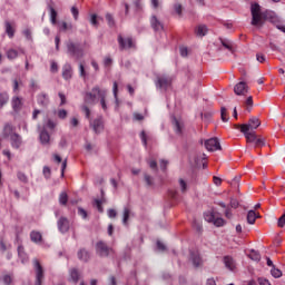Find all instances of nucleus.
I'll return each instance as SVG.
<instances>
[{
	"mask_svg": "<svg viewBox=\"0 0 285 285\" xmlns=\"http://www.w3.org/2000/svg\"><path fill=\"white\" fill-rule=\"evenodd\" d=\"M168 167V160H160V168L161 170H166V168Z\"/></svg>",
	"mask_w": 285,
	"mask_h": 285,
	"instance_id": "obj_63",
	"label": "nucleus"
},
{
	"mask_svg": "<svg viewBox=\"0 0 285 285\" xmlns=\"http://www.w3.org/2000/svg\"><path fill=\"white\" fill-rule=\"evenodd\" d=\"M107 96L108 91L99 88L98 86L94 87L91 91L85 95V105L81 106V110L85 112L87 119H90V108H88V106H95V104H97V97L100 98L102 110H108V106L106 105Z\"/></svg>",
	"mask_w": 285,
	"mask_h": 285,
	"instance_id": "obj_1",
	"label": "nucleus"
},
{
	"mask_svg": "<svg viewBox=\"0 0 285 285\" xmlns=\"http://www.w3.org/2000/svg\"><path fill=\"white\" fill-rule=\"evenodd\" d=\"M8 94H0V108H3V106H6V104H8Z\"/></svg>",
	"mask_w": 285,
	"mask_h": 285,
	"instance_id": "obj_39",
	"label": "nucleus"
},
{
	"mask_svg": "<svg viewBox=\"0 0 285 285\" xmlns=\"http://www.w3.org/2000/svg\"><path fill=\"white\" fill-rule=\"evenodd\" d=\"M207 33H208V27H206V24H199L195 29L196 37H206Z\"/></svg>",
	"mask_w": 285,
	"mask_h": 285,
	"instance_id": "obj_22",
	"label": "nucleus"
},
{
	"mask_svg": "<svg viewBox=\"0 0 285 285\" xmlns=\"http://www.w3.org/2000/svg\"><path fill=\"white\" fill-rule=\"evenodd\" d=\"M248 257L252 258L253 262H259V259H262V256H261L259 253L256 252L255 249H252V250H250Z\"/></svg>",
	"mask_w": 285,
	"mask_h": 285,
	"instance_id": "obj_35",
	"label": "nucleus"
},
{
	"mask_svg": "<svg viewBox=\"0 0 285 285\" xmlns=\"http://www.w3.org/2000/svg\"><path fill=\"white\" fill-rule=\"evenodd\" d=\"M195 165L197 166V168H206V154H199L195 158Z\"/></svg>",
	"mask_w": 285,
	"mask_h": 285,
	"instance_id": "obj_21",
	"label": "nucleus"
},
{
	"mask_svg": "<svg viewBox=\"0 0 285 285\" xmlns=\"http://www.w3.org/2000/svg\"><path fill=\"white\" fill-rule=\"evenodd\" d=\"M215 150L222 153V144L219 142V138H215Z\"/></svg>",
	"mask_w": 285,
	"mask_h": 285,
	"instance_id": "obj_57",
	"label": "nucleus"
},
{
	"mask_svg": "<svg viewBox=\"0 0 285 285\" xmlns=\"http://www.w3.org/2000/svg\"><path fill=\"white\" fill-rule=\"evenodd\" d=\"M4 26H6V32L9 39H12V37H14V28H12V24L10 23V21H6Z\"/></svg>",
	"mask_w": 285,
	"mask_h": 285,
	"instance_id": "obj_29",
	"label": "nucleus"
},
{
	"mask_svg": "<svg viewBox=\"0 0 285 285\" xmlns=\"http://www.w3.org/2000/svg\"><path fill=\"white\" fill-rule=\"evenodd\" d=\"M78 259H80V262H89L90 253L86 249H80L78 252Z\"/></svg>",
	"mask_w": 285,
	"mask_h": 285,
	"instance_id": "obj_25",
	"label": "nucleus"
},
{
	"mask_svg": "<svg viewBox=\"0 0 285 285\" xmlns=\"http://www.w3.org/2000/svg\"><path fill=\"white\" fill-rule=\"evenodd\" d=\"M191 262L196 268H199V266H202V257H199V255L191 256Z\"/></svg>",
	"mask_w": 285,
	"mask_h": 285,
	"instance_id": "obj_36",
	"label": "nucleus"
},
{
	"mask_svg": "<svg viewBox=\"0 0 285 285\" xmlns=\"http://www.w3.org/2000/svg\"><path fill=\"white\" fill-rule=\"evenodd\" d=\"M17 177L19 181H22V184H28V176H26L22 171H19Z\"/></svg>",
	"mask_w": 285,
	"mask_h": 285,
	"instance_id": "obj_41",
	"label": "nucleus"
},
{
	"mask_svg": "<svg viewBox=\"0 0 285 285\" xmlns=\"http://www.w3.org/2000/svg\"><path fill=\"white\" fill-rule=\"evenodd\" d=\"M257 217L259 216L257 215V213H255V210H249L247 213V223L250 225L255 224Z\"/></svg>",
	"mask_w": 285,
	"mask_h": 285,
	"instance_id": "obj_28",
	"label": "nucleus"
},
{
	"mask_svg": "<svg viewBox=\"0 0 285 285\" xmlns=\"http://www.w3.org/2000/svg\"><path fill=\"white\" fill-rule=\"evenodd\" d=\"M30 239L33 242V244H41L43 236L41 235V232L32 230L30 233Z\"/></svg>",
	"mask_w": 285,
	"mask_h": 285,
	"instance_id": "obj_20",
	"label": "nucleus"
},
{
	"mask_svg": "<svg viewBox=\"0 0 285 285\" xmlns=\"http://www.w3.org/2000/svg\"><path fill=\"white\" fill-rule=\"evenodd\" d=\"M37 101L42 108H48V105L50 104V98H48V95L46 94H40L38 95Z\"/></svg>",
	"mask_w": 285,
	"mask_h": 285,
	"instance_id": "obj_17",
	"label": "nucleus"
},
{
	"mask_svg": "<svg viewBox=\"0 0 285 285\" xmlns=\"http://www.w3.org/2000/svg\"><path fill=\"white\" fill-rule=\"evenodd\" d=\"M180 55H181V57H188V48L181 47L180 48Z\"/></svg>",
	"mask_w": 285,
	"mask_h": 285,
	"instance_id": "obj_62",
	"label": "nucleus"
},
{
	"mask_svg": "<svg viewBox=\"0 0 285 285\" xmlns=\"http://www.w3.org/2000/svg\"><path fill=\"white\" fill-rule=\"evenodd\" d=\"M223 262L227 271L234 273V271L237 269V262H235V258H233V256H224Z\"/></svg>",
	"mask_w": 285,
	"mask_h": 285,
	"instance_id": "obj_10",
	"label": "nucleus"
},
{
	"mask_svg": "<svg viewBox=\"0 0 285 285\" xmlns=\"http://www.w3.org/2000/svg\"><path fill=\"white\" fill-rule=\"evenodd\" d=\"M252 12V26H263L264 24V13H262V7L254 3L250 7Z\"/></svg>",
	"mask_w": 285,
	"mask_h": 285,
	"instance_id": "obj_2",
	"label": "nucleus"
},
{
	"mask_svg": "<svg viewBox=\"0 0 285 285\" xmlns=\"http://www.w3.org/2000/svg\"><path fill=\"white\" fill-rule=\"evenodd\" d=\"M108 217H110L111 219H115V217H117V210L109 209L108 210Z\"/></svg>",
	"mask_w": 285,
	"mask_h": 285,
	"instance_id": "obj_60",
	"label": "nucleus"
},
{
	"mask_svg": "<svg viewBox=\"0 0 285 285\" xmlns=\"http://www.w3.org/2000/svg\"><path fill=\"white\" fill-rule=\"evenodd\" d=\"M71 13L73 16L75 21H77L79 19V9H77V7H72Z\"/></svg>",
	"mask_w": 285,
	"mask_h": 285,
	"instance_id": "obj_48",
	"label": "nucleus"
},
{
	"mask_svg": "<svg viewBox=\"0 0 285 285\" xmlns=\"http://www.w3.org/2000/svg\"><path fill=\"white\" fill-rule=\"evenodd\" d=\"M128 219H130V209L125 208L124 209V218H122V224H128Z\"/></svg>",
	"mask_w": 285,
	"mask_h": 285,
	"instance_id": "obj_40",
	"label": "nucleus"
},
{
	"mask_svg": "<svg viewBox=\"0 0 285 285\" xmlns=\"http://www.w3.org/2000/svg\"><path fill=\"white\" fill-rule=\"evenodd\" d=\"M12 135H17V129L11 124H6L2 130V137L4 139H11Z\"/></svg>",
	"mask_w": 285,
	"mask_h": 285,
	"instance_id": "obj_11",
	"label": "nucleus"
},
{
	"mask_svg": "<svg viewBox=\"0 0 285 285\" xmlns=\"http://www.w3.org/2000/svg\"><path fill=\"white\" fill-rule=\"evenodd\" d=\"M118 43L120 50H128L130 48H135V42L132 41V38H124L121 36H118Z\"/></svg>",
	"mask_w": 285,
	"mask_h": 285,
	"instance_id": "obj_8",
	"label": "nucleus"
},
{
	"mask_svg": "<svg viewBox=\"0 0 285 285\" xmlns=\"http://www.w3.org/2000/svg\"><path fill=\"white\" fill-rule=\"evenodd\" d=\"M58 230H60V233H68V230H70V220L66 217H60L58 219Z\"/></svg>",
	"mask_w": 285,
	"mask_h": 285,
	"instance_id": "obj_12",
	"label": "nucleus"
},
{
	"mask_svg": "<svg viewBox=\"0 0 285 285\" xmlns=\"http://www.w3.org/2000/svg\"><path fill=\"white\" fill-rule=\"evenodd\" d=\"M12 108H13V110H20L21 109V98L14 97L12 99Z\"/></svg>",
	"mask_w": 285,
	"mask_h": 285,
	"instance_id": "obj_34",
	"label": "nucleus"
},
{
	"mask_svg": "<svg viewBox=\"0 0 285 285\" xmlns=\"http://www.w3.org/2000/svg\"><path fill=\"white\" fill-rule=\"evenodd\" d=\"M50 70H51V72H58L59 66L57 65V62H55V61L51 62Z\"/></svg>",
	"mask_w": 285,
	"mask_h": 285,
	"instance_id": "obj_58",
	"label": "nucleus"
},
{
	"mask_svg": "<svg viewBox=\"0 0 285 285\" xmlns=\"http://www.w3.org/2000/svg\"><path fill=\"white\" fill-rule=\"evenodd\" d=\"M3 283L7 284V285H11L12 284V276L4 275L3 276Z\"/></svg>",
	"mask_w": 285,
	"mask_h": 285,
	"instance_id": "obj_56",
	"label": "nucleus"
},
{
	"mask_svg": "<svg viewBox=\"0 0 285 285\" xmlns=\"http://www.w3.org/2000/svg\"><path fill=\"white\" fill-rule=\"evenodd\" d=\"M62 77L67 80L72 79V67L70 65L63 67Z\"/></svg>",
	"mask_w": 285,
	"mask_h": 285,
	"instance_id": "obj_26",
	"label": "nucleus"
},
{
	"mask_svg": "<svg viewBox=\"0 0 285 285\" xmlns=\"http://www.w3.org/2000/svg\"><path fill=\"white\" fill-rule=\"evenodd\" d=\"M205 220L208 222L209 224H215V212H207L204 215Z\"/></svg>",
	"mask_w": 285,
	"mask_h": 285,
	"instance_id": "obj_33",
	"label": "nucleus"
},
{
	"mask_svg": "<svg viewBox=\"0 0 285 285\" xmlns=\"http://www.w3.org/2000/svg\"><path fill=\"white\" fill-rule=\"evenodd\" d=\"M218 46H223V48H225V50H228L229 52H234L233 41H230L226 38H219Z\"/></svg>",
	"mask_w": 285,
	"mask_h": 285,
	"instance_id": "obj_15",
	"label": "nucleus"
},
{
	"mask_svg": "<svg viewBox=\"0 0 285 285\" xmlns=\"http://www.w3.org/2000/svg\"><path fill=\"white\" fill-rule=\"evenodd\" d=\"M40 141L41 144H50V134H48L46 130H42L40 132Z\"/></svg>",
	"mask_w": 285,
	"mask_h": 285,
	"instance_id": "obj_30",
	"label": "nucleus"
},
{
	"mask_svg": "<svg viewBox=\"0 0 285 285\" xmlns=\"http://www.w3.org/2000/svg\"><path fill=\"white\" fill-rule=\"evenodd\" d=\"M94 206L98 209V213H104V206H101V200L95 199Z\"/></svg>",
	"mask_w": 285,
	"mask_h": 285,
	"instance_id": "obj_44",
	"label": "nucleus"
},
{
	"mask_svg": "<svg viewBox=\"0 0 285 285\" xmlns=\"http://www.w3.org/2000/svg\"><path fill=\"white\" fill-rule=\"evenodd\" d=\"M78 215H80V217H82V219H86L88 217V212H86V209L79 207Z\"/></svg>",
	"mask_w": 285,
	"mask_h": 285,
	"instance_id": "obj_49",
	"label": "nucleus"
},
{
	"mask_svg": "<svg viewBox=\"0 0 285 285\" xmlns=\"http://www.w3.org/2000/svg\"><path fill=\"white\" fill-rule=\"evenodd\" d=\"M12 148H21V144H23V140L21 139V136L19 134L12 135L10 138Z\"/></svg>",
	"mask_w": 285,
	"mask_h": 285,
	"instance_id": "obj_16",
	"label": "nucleus"
},
{
	"mask_svg": "<svg viewBox=\"0 0 285 285\" xmlns=\"http://www.w3.org/2000/svg\"><path fill=\"white\" fill-rule=\"evenodd\" d=\"M91 24L95 26L97 28V26H99V22H97V14H92L91 16V20H90Z\"/></svg>",
	"mask_w": 285,
	"mask_h": 285,
	"instance_id": "obj_61",
	"label": "nucleus"
},
{
	"mask_svg": "<svg viewBox=\"0 0 285 285\" xmlns=\"http://www.w3.org/2000/svg\"><path fill=\"white\" fill-rule=\"evenodd\" d=\"M259 126H262L259 118L254 117L249 119L248 124L235 125V128H240V132H246V130L255 131L257 128H259Z\"/></svg>",
	"mask_w": 285,
	"mask_h": 285,
	"instance_id": "obj_4",
	"label": "nucleus"
},
{
	"mask_svg": "<svg viewBox=\"0 0 285 285\" xmlns=\"http://www.w3.org/2000/svg\"><path fill=\"white\" fill-rule=\"evenodd\" d=\"M106 20L108 21L109 26H115V19L112 18V14L107 13Z\"/></svg>",
	"mask_w": 285,
	"mask_h": 285,
	"instance_id": "obj_54",
	"label": "nucleus"
},
{
	"mask_svg": "<svg viewBox=\"0 0 285 285\" xmlns=\"http://www.w3.org/2000/svg\"><path fill=\"white\" fill-rule=\"evenodd\" d=\"M79 72H80V77H82L83 79H86V77H87L86 68L83 67L82 63H80V66H79Z\"/></svg>",
	"mask_w": 285,
	"mask_h": 285,
	"instance_id": "obj_53",
	"label": "nucleus"
},
{
	"mask_svg": "<svg viewBox=\"0 0 285 285\" xmlns=\"http://www.w3.org/2000/svg\"><path fill=\"white\" fill-rule=\"evenodd\" d=\"M149 167L151 168V170H157V161L156 160H150L149 161Z\"/></svg>",
	"mask_w": 285,
	"mask_h": 285,
	"instance_id": "obj_64",
	"label": "nucleus"
},
{
	"mask_svg": "<svg viewBox=\"0 0 285 285\" xmlns=\"http://www.w3.org/2000/svg\"><path fill=\"white\" fill-rule=\"evenodd\" d=\"M174 10L176 13H178L179 17H181V10H183L181 4L179 3L174 4Z\"/></svg>",
	"mask_w": 285,
	"mask_h": 285,
	"instance_id": "obj_52",
	"label": "nucleus"
},
{
	"mask_svg": "<svg viewBox=\"0 0 285 285\" xmlns=\"http://www.w3.org/2000/svg\"><path fill=\"white\" fill-rule=\"evenodd\" d=\"M50 17H51V23H53V26L57 23V11L55 10V8L50 9Z\"/></svg>",
	"mask_w": 285,
	"mask_h": 285,
	"instance_id": "obj_43",
	"label": "nucleus"
},
{
	"mask_svg": "<svg viewBox=\"0 0 285 285\" xmlns=\"http://www.w3.org/2000/svg\"><path fill=\"white\" fill-rule=\"evenodd\" d=\"M59 204H60V206H67L68 205V193H66V191L60 193Z\"/></svg>",
	"mask_w": 285,
	"mask_h": 285,
	"instance_id": "obj_31",
	"label": "nucleus"
},
{
	"mask_svg": "<svg viewBox=\"0 0 285 285\" xmlns=\"http://www.w3.org/2000/svg\"><path fill=\"white\" fill-rule=\"evenodd\" d=\"M205 148L207 150H209L210 153H213V150H215V138H210V139L206 140Z\"/></svg>",
	"mask_w": 285,
	"mask_h": 285,
	"instance_id": "obj_32",
	"label": "nucleus"
},
{
	"mask_svg": "<svg viewBox=\"0 0 285 285\" xmlns=\"http://www.w3.org/2000/svg\"><path fill=\"white\" fill-rule=\"evenodd\" d=\"M240 132H243L247 144H253L257 139V134L255 131L246 130V131H240Z\"/></svg>",
	"mask_w": 285,
	"mask_h": 285,
	"instance_id": "obj_19",
	"label": "nucleus"
},
{
	"mask_svg": "<svg viewBox=\"0 0 285 285\" xmlns=\"http://www.w3.org/2000/svg\"><path fill=\"white\" fill-rule=\"evenodd\" d=\"M69 275H70V282H73V284H77V282H79V277H81V274L77 268H71L69 271Z\"/></svg>",
	"mask_w": 285,
	"mask_h": 285,
	"instance_id": "obj_24",
	"label": "nucleus"
},
{
	"mask_svg": "<svg viewBox=\"0 0 285 285\" xmlns=\"http://www.w3.org/2000/svg\"><path fill=\"white\" fill-rule=\"evenodd\" d=\"M61 28L63 32H68V30H72V24H67L66 22H62Z\"/></svg>",
	"mask_w": 285,
	"mask_h": 285,
	"instance_id": "obj_55",
	"label": "nucleus"
},
{
	"mask_svg": "<svg viewBox=\"0 0 285 285\" xmlns=\"http://www.w3.org/2000/svg\"><path fill=\"white\" fill-rule=\"evenodd\" d=\"M179 186L181 188V193H184L187 188L186 181L184 179H179Z\"/></svg>",
	"mask_w": 285,
	"mask_h": 285,
	"instance_id": "obj_59",
	"label": "nucleus"
},
{
	"mask_svg": "<svg viewBox=\"0 0 285 285\" xmlns=\"http://www.w3.org/2000/svg\"><path fill=\"white\" fill-rule=\"evenodd\" d=\"M215 226H216V228H222L223 226H226V220L222 217H216Z\"/></svg>",
	"mask_w": 285,
	"mask_h": 285,
	"instance_id": "obj_38",
	"label": "nucleus"
},
{
	"mask_svg": "<svg viewBox=\"0 0 285 285\" xmlns=\"http://www.w3.org/2000/svg\"><path fill=\"white\" fill-rule=\"evenodd\" d=\"M19 52H21V55L24 53L23 49H9L7 50V58L12 60V59H17V57H19Z\"/></svg>",
	"mask_w": 285,
	"mask_h": 285,
	"instance_id": "obj_23",
	"label": "nucleus"
},
{
	"mask_svg": "<svg viewBox=\"0 0 285 285\" xmlns=\"http://www.w3.org/2000/svg\"><path fill=\"white\" fill-rule=\"evenodd\" d=\"M271 273H272V275H273L275 278L282 277V271H279V269H277V268H275V267H273V268L271 269Z\"/></svg>",
	"mask_w": 285,
	"mask_h": 285,
	"instance_id": "obj_45",
	"label": "nucleus"
},
{
	"mask_svg": "<svg viewBox=\"0 0 285 285\" xmlns=\"http://www.w3.org/2000/svg\"><path fill=\"white\" fill-rule=\"evenodd\" d=\"M173 124H174L176 135H183L184 134V121L177 120V118H174Z\"/></svg>",
	"mask_w": 285,
	"mask_h": 285,
	"instance_id": "obj_18",
	"label": "nucleus"
},
{
	"mask_svg": "<svg viewBox=\"0 0 285 285\" xmlns=\"http://www.w3.org/2000/svg\"><path fill=\"white\" fill-rule=\"evenodd\" d=\"M91 127L96 135H99V132H104V118H96L91 122Z\"/></svg>",
	"mask_w": 285,
	"mask_h": 285,
	"instance_id": "obj_13",
	"label": "nucleus"
},
{
	"mask_svg": "<svg viewBox=\"0 0 285 285\" xmlns=\"http://www.w3.org/2000/svg\"><path fill=\"white\" fill-rule=\"evenodd\" d=\"M150 26H151L153 30H155V32H159V31L164 30V23L156 16H153L150 18Z\"/></svg>",
	"mask_w": 285,
	"mask_h": 285,
	"instance_id": "obj_14",
	"label": "nucleus"
},
{
	"mask_svg": "<svg viewBox=\"0 0 285 285\" xmlns=\"http://www.w3.org/2000/svg\"><path fill=\"white\" fill-rule=\"evenodd\" d=\"M67 52L77 61H79V59L83 57V48L81 47V45L75 43L72 41L67 42Z\"/></svg>",
	"mask_w": 285,
	"mask_h": 285,
	"instance_id": "obj_3",
	"label": "nucleus"
},
{
	"mask_svg": "<svg viewBox=\"0 0 285 285\" xmlns=\"http://www.w3.org/2000/svg\"><path fill=\"white\" fill-rule=\"evenodd\" d=\"M145 181L147 186H154L153 177L148 174H145Z\"/></svg>",
	"mask_w": 285,
	"mask_h": 285,
	"instance_id": "obj_46",
	"label": "nucleus"
},
{
	"mask_svg": "<svg viewBox=\"0 0 285 285\" xmlns=\"http://www.w3.org/2000/svg\"><path fill=\"white\" fill-rule=\"evenodd\" d=\"M58 117L59 119H66V117H68V111H66L65 109H60L58 111Z\"/></svg>",
	"mask_w": 285,
	"mask_h": 285,
	"instance_id": "obj_51",
	"label": "nucleus"
},
{
	"mask_svg": "<svg viewBox=\"0 0 285 285\" xmlns=\"http://www.w3.org/2000/svg\"><path fill=\"white\" fill-rule=\"evenodd\" d=\"M33 266L36 271V285H41L43 283V267L39 259H33Z\"/></svg>",
	"mask_w": 285,
	"mask_h": 285,
	"instance_id": "obj_6",
	"label": "nucleus"
},
{
	"mask_svg": "<svg viewBox=\"0 0 285 285\" xmlns=\"http://www.w3.org/2000/svg\"><path fill=\"white\" fill-rule=\"evenodd\" d=\"M171 85H173V79L170 77H167V76L158 77L157 86L161 90H168V88H170Z\"/></svg>",
	"mask_w": 285,
	"mask_h": 285,
	"instance_id": "obj_9",
	"label": "nucleus"
},
{
	"mask_svg": "<svg viewBox=\"0 0 285 285\" xmlns=\"http://www.w3.org/2000/svg\"><path fill=\"white\" fill-rule=\"evenodd\" d=\"M253 144L256 148H261L262 146L266 145V140H264L262 137H256V140H254Z\"/></svg>",
	"mask_w": 285,
	"mask_h": 285,
	"instance_id": "obj_37",
	"label": "nucleus"
},
{
	"mask_svg": "<svg viewBox=\"0 0 285 285\" xmlns=\"http://www.w3.org/2000/svg\"><path fill=\"white\" fill-rule=\"evenodd\" d=\"M216 204L217 206H220V208L225 210V217H227V219H230V217H233V214L230 213V208L228 207V205H226V203L217 202Z\"/></svg>",
	"mask_w": 285,
	"mask_h": 285,
	"instance_id": "obj_27",
	"label": "nucleus"
},
{
	"mask_svg": "<svg viewBox=\"0 0 285 285\" xmlns=\"http://www.w3.org/2000/svg\"><path fill=\"white\" fill-rule=\"evenodd\" d=\"M220 118H222V121H228V117L226 116V108L225 107H222L220 109Z\"/></svg>",
	"mask_w": 285,
	"mask_h": 285,
	"instance_id": "obj_47",
	"label": "nucleus"
},
{
	"mask_svg": "<svg viewBox=\"0 0 285 285\" xmlns=\"http://www.w3.org/2000/svg\"><path fill=\"white\" fill-rule=\"evenodd\" d=\"M245 106H247L248 112H250V108H253V96H248L245 100Z\"/></svg>",
	"mask_w": 285,
	"mask_h": 285,
	"instance_id": "obj_42",
	"label": "nucleus"
},
{
	"mask_svg": "<svg viewBox=\"0 0 285 285\" xmlns=\"http://www.w3.org/2000/svg\"><path fill=\"white\" fill-rule=\"evenodd\" d=\"M96 253L100 257H108V255H110V253H112V248L108 247V245H106V243L100 240L96 244Z\"/></svg>",
	"mask_w": 285,
	"mask_h": 285,
	"instance_id": "obj_5",
	"label": "nucleus"
},
{
	"mask_svg": "<svg viewBox=\"0 0 285 285\" xmlns=\"http://www.w3.org/2000/svg\"><path fill=\"white\" fill-rule=\"evenodd\" d=\"M234 92L238 97H246L248 95V85L244 81H240L234 86Z\"/></svg>",
	"mask_w": 285,
	"mask_h": 285,
	"instance_id": "obj_7",
	"label": "nucleus"
},
{
	"mask_svg": "<svg viewBox=\"0 0 285 285\" xmlns=\"http://www.w3.org/2000/svg\"><path fill=\"white\" fill-rule=\"evenodd\" d=\"M277 226H278V228H284V226H285V214L282 215V217L278 218Z\"/></svg>",
	"mask_w": 285,
	"mask_h": 285,
	"instance_id": "obj_50",
	"label": "nucleus"
}]
</instances>
